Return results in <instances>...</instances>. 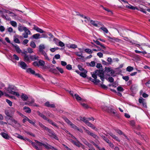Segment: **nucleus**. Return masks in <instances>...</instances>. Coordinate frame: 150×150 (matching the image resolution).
Segmentation results:
<instances>
[{
	"label": "nucleus",
	"mask_w": 150,
	"mask_h": 150,
	"mask_svg": "<svg viewBox=\"0 0 150 150\" xmlns=\"http://www.w3.org/2000/svg\"><path fill=\"white\" fill-rule=\"evenodd\" d=\"M97 76L100 77V79L103 82L104 81V74L103 71L102 70H98L95 71L92 74V76L94 79L90 77L89 80L95 84H97L100 82V80L97 79Z\"/></svg>",
	"instance_id": "nucleus-1"
},
{
	"label": "nucleus",
	"mask_w": 150,
	"mask_h": 150,
	"mask_svg": "<svg viewBox=\"0 0 150 150\" xmlns=\"http://www.w3.org/2000/svg\"><path fill=\"white\" fill-rule=\"evenodd\" d=\"M6 90L8 92L10 93L16 95L18 97L20 96V94L19 93L15 91V88L13 86H9L7 88Z\"/></svg>",
	"instance_id": "nucleus-2"
},
{
	"label": "nucleus",
	"mask_w": 150,
	"mask_h": 150,
	"mask_svg": "<svg viewBox=\"0 0 150 150\" xmlns=\"http://www.w3.org/2000/svg\"><path fill=\"white\" fill-rule=\"evenodd\" d=\"M84 130L85 131V132L88 135L91 136L95 139H97L98 138V137L95 134L91 132L90 131L87 130L85 128H83Z\"/></svg>",
	"instance_id": "nucleus-3"
},
{
	"label": "nucleus",
	"mask_w": 150,
	"mask_h": 150,
	"mask_svg": "<svg viewBox=\"0 0 150 150\" xmlns=\"http://www.w3.org/2000/svg\"><path fill=\"white\" fill-rule=\"evenodd\" d=\"M18 29L20 32H22L24 31L25 32L28 31L30 33V31L26 27L22 26L21 24H19L18 25Z\"/></svg>",
	"instance_id": "nucleus-4"
},
{
	"label": "nucleus",
	"mask_w": 150,
	"mask_h": 150,
	"mask_svg": "<svg viewBox=\"0 0 150 150\" xmlns=\"http://www.w3.org/2000/svg\"><path fill=\"white\" fill-rule=\"evenodd\" d=\"M47 131L49 132V135L51 137H53L54 138L56 139H57L58 138L56 135L55 134L53 131H52L51 129L48 128L46 130Z\"/></svg>",
	"instance_id": "nucleus-5"
},
{
	"label": "nucleus",
	"mask_w": 150,
	"mask_h": 150,
	"mask_svg": "<svg viewBox=\"0 0 150 150\" xmlns=\"http://www.w3.org/2000/svg\"><path fill=\"white\" fill-rule=\"evenodd\" d=\"M105 72L110 74L109 75H112L114 73V71L112 69L110 68L106 67L105 68Z\"/></svg>",
	"instance_id": "nucleus-6"
},
{
	"label": "nucleus",
	"mask_w": 150,
	"mask_h": 150,
	"mask_svg": "<svg viewBox=\"0 0 150 150\" xmlns=\"http://www.w3.org/2000/svg\"><path fill=\"white\" fill-rule=\"evenodd\" d=\"M81 120L83 121L88 126L91 127L93 125L92 124L89 122L88 120H86V118L85 117H81L80 118Z\"/></svg>",
	"instance_id": "nucleus-7"
},
{
	"label": "nucleus",
	"mask_w": 150,
	"mask_h": 150,
	"mask_svg": "<svg viewBox=\"0 0 150 150\" xmlns=\"http://www.w3.org/2000/svg\"><path fill=\"white\" fill-rule=\"evenodd\" d=\"M19 66L21 68L23 69H26L28 67L27 64L24 62L21 61L18 63Z\"/></svg>",
	"instance_id": "nucleus-8"
},
{
	"label": "nucleus",
	"mask_w": 150,
	"mask_h": 150,
	"mask_svg": "<svg viewBox=\"0 0 150 150\" xmlns=\"http://www.w3.org/2000/svg\"><path fill=\"white\" fill-rule=\"evenodd\" d=\"M23 56L25 61L28 62H30L31 60L30 55H24Z\"/></svg>",
	"instance_id": "nucleus-9"
},
{
	"label": "nucleus",
	"mask_w": 150,
	"mask_h": 150,
	"mask_svg": "<svg viewBox=\"0 0 150 150\" xmlns=\"http://www.w3.org/2000/svg\"><path fill=\"white\" fill-rule=\"evenodd\" d=\"M136 46L137 47H138L139 49L141 50H144L143 48L142 47V46H146L147 45V44L144 43H142L140 44H138V43H136Z\"/></svg>",
	"instance_id": "nucleus-10"
},
{
	"label": "nucleus",
	"mask_w": 150,
	"mask_h": 150,
	"mask_svg": "<svg viewBox=\"0 0 150 150\" xmlns=\"http://www.w3.org/2000/svg\"><path fill=\"white\" fill-rule=\"evenodd\" d=\"M108 38L109 39V40L110 41H112L113 42H118L120 40L119 39L115 37L111 38L110 37H108Z\"/></svg>",
	"instance_id": "nucleus-11"
},
{
	"label": "nucleus",
	"mask_w": 150,
	"mask_h": 150,
	"mask_svg": "<svg viewBox=\"0 0 150 150\" xmlns=\"http://www.w3.org/2000/svg\"><path fill=\"white\" fill-rule=\"evenodd\" d=\"M71 127L75 130H77L79 131L80 132L82 133L83 132V130L81 129H79L76 126L71 123L70 125Z\"/></svg>",
	"instance_id": "nucleus-12"
},
{
	"label": "nucleus",
	"mask_w": 150,
	"mask_h": 150,
	"mask_svg": "<svg viewBox=\"0 0 150 150\" xmlns=\"http://www.w3.org/2000/svg\"><path fill=\"white\" fill-rule=\"evenodd\" d=\"M43 146L46 149H55V148L53 146H51L47 143H46V144H44Z\"/></svg>",
	"instance_id": "nucleus-13"
},
{
	"label": "nucleus",
	"mask_w": 150,
	"mask_h": 150,
	"mask_svg": "<svg viewBox=\"0 0 150 150\" xmlns=\"http://www.w3.org/2000/svg\"><path fill=\"white\" fill-rule=\"evenodd\" d=\"M0 134L4 138L6 139H9L10 138V136L8 134L4 132H2Z\"/></svg>",
	"instance_id": "nucleus-14"
},
{
	"label": "nucleus",
	"mask_w": 150,
	"mask_h": 150,
	"mask_svg": "<svg viewBox=\"0 0 150 150\" xmlns=\"http://www.w3.org/2000/svg\"><path fill=\"white\" fill-rule=\"evenodd\" d=\"M33 29L34 30H35L38 32L40 33H43L44 32V31L43 30H42V29L39 28L37 27L35 25H34Z\"/></svg>",
	"instance_id": "nucleus-15"
},
{
	"label": "nucleus",
	"mask_w": 150,
	"mask_h": 150,
	"mask_svg": "<svg viewBox=\"0 0 150 150\" xmlns=\"http://www.w3.org/2000/svg\"><path fill=\"white\" fill-rule=\"evenodd\" d=\"M26 72L30 74L33 75L35 74V72L31 68L27 69L26 70Z\"/></svg>",
	"instance_id": "nucleus-16"
},
{
	"label": "nucleus",
	"mask_w": 150,
	"mask_h": 150,
	"mask_svg": "<svg viewBox=\"0 0 150 150\" xmlns=\"http://www.w3.org/2000/svg\"><path fill=\"white\" fill-rule=\"evenodd\" d=\"M108 134L115 140L118 142H120V140L119 138L117 137L114 134L112 133H110Z\"/></svg>",
	"instance_id": "nucleus-17"
},
{
	"label": "nucleus",
	"mask_w": 150,
	"mask_h": 150,
	"mask_svg": "<svg viewBox=\"0 0 150 150\" xmlns=\"http://www.w3.org/2000/svg\"><path fill=\"white\" fill-rule=\"evenodd\" d=\"M45 48V46L43 44H41L39 46V51L41 53H43V52H45L43 50Z\"/></svg>",
	"instance_id": "nucleus-18"
},
{
	"label": "nucleus",
	"mask_w": 150,
	"mask_h": 150,
	"mask_svg": "<svg viewBox=\"0 0 150 150\" xmlns=\"http://www.w3.org/2000/svg\"><path fill=\"white\" fill-rule=\"evenodd\" d=\"M21 98L23 101H25L28 99V96L22 93L21 96Z\"/></svg>",
	"instance_id": "nucleus-19"
},
{
	"label": "nucleus",
	"mask_w": 150,
	"mask_h": 150,
	"mask_svg": "<svg viewBox=\"0 0 150 150\" xmlns=\"http://www.w3.org/2000/svg\"><path fill=\"white\" fill-rule=\"evenodd\" d=\"M41 54L44 56L45 60L48 61H50V59L49 58L47 55V54L45 52H43V53H41Z\"/></svg>",
	"instance_id": "nucleus-20"
},
{
	"label": "nucleus",
	"mask_w": 150,
	"mask_h": 150,
	"mask_svg": "<svg viewBox=\"0 0 150 150\" xmlns=\"http://www.w3.org/2000/svg\"><path fill=\"white\" fill-rule=\"evenodd\" d=\"M45 105L47 107H51L52 108H55V105L54 104H50L49 102H46L45 104Z\"/></svg>",
	"instance_id": "nucleus-21"
},
{
	"label": "nucleus",
	"mask_w": 150,
	"mask_h": 150,
	"mask_svg": "<svg viewBox=\"0 0 150 150\" xmlns=\"http://www.w3.org/2000/svg\"><path fill=\"white\" fill-rule=\"evenodd\" d=\"M54 40L55 41L57 40L59 41V43H58L59 44L58 45H59V46L60 47H63L64 46V45H65L64 44L63 42H62L59 41L58 39H57L55 38H54Z\"/></svg>",
	"instance_id": "nucleus-22"
},
{
	"label": "nucleus",
	"mask_w": 150,
	"mask_h": 150,
	"mask_svg": "<svg viewBox=\"0 0 150 150\" xmlns=\"http://www.w3.org/2000/svg\"><path fill=\"white\" fill-rule=\"evenodd\" d=\"M126 7L132 10H139V8H138L134 6L131 5H129L128 6H127Z\"/></svg>",
	"instance_id": "nucleus-23"
},
{
	"label": "nucleus",
	"mask_w": 150,
	"mask_h": 150,
	"mask_svg": "<svg viewBox=\"0 0 150 150\" xmlns=\"http://www.w3.org/2000/svg\"><path fill=\"white\" fill-rule=\"evenodd\" d=\"M23 109L24 110H25V111L26 113H30L31 112L30 109L28 107L25 106L23 107Z\"/></svg>",
	"instance_id": "nucleus-24"
},
{
	"label": "nucleus",
	"mask_w": 150,
	"mask_h": 150,
	"mask_svg": "<svg viewBox=\"0 0 150 150\" xmlns=\"http://www.w3.org/2000/svg\"><path fill=\"white\" fill-rule=\"evenodd\" d=\"M67 46L69 48L75 49L77 47V45L74 44L67 45Z\"/></svg>",
	"instance_id": "nucleus-25"
},
{
	"label": "nucleus",
	"mask_w": 150,
	"mask_h": 150,
	"mask_svg": "<svg viewBox=\"0 0 150 150\" xmlns=\"http://www.w3.org/2000/svg\"><path fill=\"white\" fill-rule=\"evenodd\" d=\"M31 143L33 146L37 150H42V149L41 148H39L38 147V146L36 145L35 143L34 142H33L32 141H31Z\"/></svg>",
	"instance_id": "nucleus-26"
},
{
	"label": "nucleus",
	"mask_w": 150,
	"mask_h": 150,
	"mask_svg": "<svg viewBox=\"0 0 150 150\" xmlns=\"http://www.w3.org/2000/svg\"><path fill=\"white\" fill-rule=\"evenodd\" d=\"M115 131L116 132H117V133L119 134L120 135H122L123 134L124 136L127 139H128V138H127V137L124 134H123L122 132L121 131L120 129H116L115 130Z\"/></svg>",
	"instance_id": "nucleus-27"
},
{
	"label": "nucleus",
	"mask_w": 150,
	"mask_h": 150,
	"mask_svg": "<svg viewBox=\"0 0 150 150\" xmlns=\"http://www.w3.org/2000/svg\"><path fill=\"white\" fill-rule=\"evenodd\" d=\"M90 22L92 25H93V26H95L97 27L98 25V22L91 20L90 21Z\"/></svg>",
	"instance_id": "nucleus-28"
},
{
	"label": "nucleus",
	"mask_w": 150,
	"mask_h": 150,
	"mask_svg": "<svg viewBox=\"0 0 150 150\" xmlns=\"http://www.w3.org/2000/svg\"><path fill=\"white\" fill-rule=\"evenodd\" d=\"M16 134V135H17V137L19 139L24 140H28V139H26V138H24L23 136L18 134Z\"/></svg>",
	"instance_id": "nucleus-29"
},
{
	"label": "nucleus",
	"mask_w": 150,
	"mask_h": 150,
	"mask_svg": "<svg viewBox=\"0 0 150 150\" xmlns=\"http://www.w3.org/2000/svg\"><path fill=\"white\" fill-rule=\"evenodd\" d=\"M82 52H76L75 54L77 56L80 57V58H84V57L83 55Z\"/></svg>",
	"instance_id": "nucleus-30"
},
{
	"label": "nucleus",
	"mask_w": 150,
	"mask_h": 150,
	"mask_svg": "<svg viewBox=\"0 0 150 150\" xmlns=\"http://www.w3.org/2000/svg\"><path fill=\"white\" fill-rule=\"evenodd\" d=\"M31 33V32L30 31V33H29L28 31H26V32H25V33H23V37L24 38H28V34H30Z\"/></svg>",
	"instance_id": "nucleus-31"
},
{
	"label": "nucleus",
	"mask_w": 150,
	"mask_h": 150,
	"mask_svg": "<svg viewBox=\"0 0 150 150\" xmlns=\"http://www.w3.org/2000/svg\"><path fill=\"white\" fill-rule=\"evenodd\" d=\"M39 57L35 55H31V60L33 61L38 60Z\"/></svg>",
	"instance_id": "nucleus-32"
},
{
	"label": "nucleus",
	"mask_w": 150,
	"mask_h": 150,
	"mask_svg": "<svg viewBox=\"0 0 150 150\" xmlns=\"http://www.w3.org/2000/svg\"><path fill=\"white\" fill-rule=\"evenodd\" d=\"M40 34L39 33H37L35 34L32 36V37L33 38L35 39H38L39 38H40Z\"/></svg>",
	"instance_id": "nucleus-33"
},
{
	"label": "nucleus",
	"mask_w": 150,
	"mask_h": 150,
	"mask_svg": "<svg viewBox=\"0 0 150 150\" xmlns=\"http://www.w3.org/2000/svg\"><path fill=\"white\" fill-rule=\"evenodd\" d=\"M38 114L39 116L42 117V118H43L44 120H46V119L47 118L46 117L45 115H44L43 114L41 113L40 112H38Z\"/></svg>",
	"instance_id": "nucleus-34"
},
{
	"label": "nucleus",
	"mask_w": 150,
	"mask_h": 150,
	"mask_svg": "<svg viewBox=\"0 0 150 150\" xmlns=\"http://www.w3.org/2000/svg\"><path fill=\"white\" fill-rule=\"evenodd\" d=\"M74 96L75 98L78 101L81 100H82L81 97L77 94H75Z\"/></svg>",
	"instance_id": "nucleus-35"
},
{
	"label": "nucleus",
	"mask_w": 150,
	"mask_h": 150,
	"mask_svg": "<svg viewBox=\"0 0 150 150\" xmlns=\"http://www.w3.org/2000/svg\"><path fill=\"white\" fill-rule=\"evenodd\" d=\"M38 64H39V66H43L45 64V62L44 61L40 59L39 61Z\"/></svg>",
	"instance_id": "nucleus-36"
},
{
	"label": "nucleus",
	"mask_w": 150,
	"mask_h": 150,
	"mask_svg": "<svg viewBox=\"0 0 150 150\" xmlns=\"http://www.w3.org/2000/svg\"><path fill=\"white\" fill-rule=\"evenodd\" d=\"M39 125L42 128L45 129L46 130L47 129L48 127H47L43 125L42 123L40 122H39L38 123Z\"/></svg>",
	"instance_id": "nucleus-37"
},
{
	"label": "nucleus",
	"mask_w": 150,
	"mask_h": 150,
	"mask_svg": "<svg viewBox=\"0 0 150 150\" xmlns=\"http://www.w3.org/2000/svg\"><path fill=\"white\" fill-rule=\"evenodd\" d=\"M87 73V71L86 70L85 71L84 73H81L80 74V75L81 76H82L83 78H86L87 76L86 74Z\"/></svg>",
	"instance_id": "nucleus-38"
},
{
	"label": "nucleus",
	"mask_w": 150,
	"mask_h": 150,
	"mask_svg": "<svg viewBox=\"0 0 150 150\" xmlns=\"http://www.w3.org/2000/svg\"><path fill=\"white\" fill-rule=\"evenodd\" d=\"M135 52L136 53H142L144 54H147V53L145 51H139L137 50H135Z\"/></svg>",
	"instance_id": "nucleus-39"
},
{
	"label": "nucleus",
	"mask_w": 150,
	"mask_h": 150,
	"mask_svg": "<svg viewBox=\"0 0 150 150\" xmlns=\"http://www.w3.org/2000/svg\"><path fill=\"white\" fill-rule=\"evenodd\" d=\"M11 25L14 27H16L17 26V23L16 22L14 21H11L10 22Z\"/></svg>",
	"instance_id": "nucleus-40"
},
{
	"label": "nucleus",
	"mask_w": 150,
	"mask_h": 150,
	"mask_svg": "<svg viewBox=\"0 0 150 150\" xmlns=\"http://www.w3.org/2000/svg\"><path fill=\"white\" fill-rule=\"evenodd\" d=\"M23 123H25L27 121H28L29 119L26 116L24 115L23 117Z\"/></svg>",
	"instance_id": "nucleus-41"
},
{
	"label": "nucleus",
	"mask_w": 150,
	"mask_h": 150,
	"mask_svg": "<svg viewBox=\"0 0 150 150\" xmlns=\"http://www.w3.org/2000/svg\"><path fill=\"white\" fill-rule=\"evenodd\" d=\"M133 68L130 66H128L126 68V71L129 72H131L133 70Z\"/></svg>",
	"instance_id": "nucleus-42"
},
{
	"label": "nucleus",
	"mask_w": 150,
	"mask_h": 150,
	"mask_svg": "<svg viewBox=\"0 0 150 150\" xmlns=\"http://www.w3.org/2000/svg\"><path fill=\"white\" fill-rule=\"evenodd\" d=\"M30 46L33 48H35L36 47V45L35 43L32 41H31L30 43Z\"/></svg>",
	"instance_id": "nucleus-43"
},
{
	"label": "nucleus",
	"mask_w": 150,
	"mask_h": 150,
	"mask_svg": "<svg viewBox=\"0 0 150 150\" xmlns=\"http://www.w3.org/2000/svg\"><path fill=\"white\" fill-rule=\"evenodd\" d=\"M77 142H76L74 144L75 145L79 147H81V146L82 145L77 140Z\"/></svg>",
	"instance_id": "nucleus-44"
},
{
	"label": "nucleus",
	"mask_w": 150,
	"mask_h": 150,
	"mask_svg": "<svg viewBox=\"0 0 150 150\" xmlns=\"http://www.w3.org/2000/svg\"><path fill=\"white\" fill-rule=\"evenodd\" d=\"M28 121L29 122V123H30V124L32 125L33 126H35L36 125L35 124V121L31 120L29 119Z\"/></svg>",
	"instance_id": "nucleus-45"
},
{
	"label": "nucleus",
	"mask_w": 150,
	"mask_h": 150,
	"mask_svg": "<svg viewBox=\"0 0 150 150\" xmlns=\"http://www.w3.org/2000/svg\"><path fill=\"white\" fill-rule=\"evenodd\" d=\"M15 49L16 52L18 53H20L21 52V50H20L19 47L18 46H15Z\"/></svg>",
	"instance_id": "nucleus-46"
},
{
	"label": "nucleus",
	"mask_w": 150,
	"mask_h": 150,
	"mask_svg": "<svg viewBox=\"0 0 150 150\" xmlns=\"http://www.w3.org/2000/svg\"><path fill=\"white\" fill-rule=\"evenodd\" d=\"M5 113L6 115L9 117H12V116L10 114L9 111L7 110H5Z\"/></svg>",
	"instance_id": "nucleus-47"
},
{
	"label": "nucleus",
	"mask_w": 150,
	"mask_h": 150,
	"mask_svg": "<svg viewBox=\"0 0 150 150\" xmlns=\"http://www.w3.org/2000/svg\"><path fill=\"white\" fill-rule=\"evenodd\" d=\"M85 52L89 54L92 53L93 52L91 50L88 48H86L85 49Z\"/></svg>",
	"instance_id": "nucleus-48"
},
{
	"label": "nucleus",
	"mask_w": 150,
	"mask_h": 150,
	"mask_svg": "<svg viewBox=\"0 0 150 150\" xmlns=\"http://www.w3.org/2000/svg\"><path fill=\"white\" fill-rule=\"evenodd\" d=\"M50 71L55 74L58 73L57 71L55 69L51 68L50 69Z\"/></svg>",
	"instance_id": "nucleus-49"
},
{
	"label": "nucleus",
	"mask_w": 150,
	"mask_h": 150,
	"mask_svg": "<svg viewBox=\"0 0 150 150\" xmlns=\"http://www.w3.org/2000/svg\"><path fill=\"white\" fill-rule=\"evenodd\" d=\"M56 69L61 73L62 74L64 73V71L62 68L59 67H57Z\"/></svg>",
	"instance_id": "nucleus-50"
},
{
	"label": "nucleus",
	"mask_w": 150,
	"mask_h": 150,
	"mask_svg": "<svg viewBox=\"0 0 150 150\" xmlns=\"http://www.w3.org/2000/svg\"><path fill=\"white\" fill-rule=\"evenodd\" d=\"M102 137L103 139L108 143L110 142V141L109 139L105 136H102Z\"/></svg>",
	"instance_id": "nucleus-51"
},
{
	"label": "nucleus",
	"mask_w": 150,
	"mask_h": 150,
	"mask_svg": "<svg viewBox=\"0 0 150 150\" xmlns=\"http://www.w3.org/2000/svg\"><path fill=\"white\" fill-rule=\"evenodd\" d=\"M117 89V91H119L123 92L124 91V89L122 87L120 86H118Z\"/></svg>",
	"instance_id": "nucleus-52"
},
{
	"label": "nucleus",
	"mask_w": 150,
	"mask_h": 150,
	"mask_svg": "<svg viewBox=\"0 0 150 150\" xmlns=\"http://www.w3.org/2000/svg\"><path fill=\"white\" fill-rule=\"evenodd\" d=\"M64 119L65 121L69 125H70L72 123V122L67 118H65Z\"/></svg>",
	"instance_id": "nucleus-53"
},
{
	"label": "nucleus",
	"mask_w": 150,
	"mask_h": 150,
	"mask_svg": "<svg viewBox=\"0 0 150 150\" xmlns=\"http://www.w3.org/2000/svg\"><path fill=\"white\" fill-rule=\"evenodd\" d=\"M100 28L106 33H108V30L106 28L104 27H102Z\"/></svg>",
	"instance_id": "nucleus-54"
},
{
	"label": "nucleus",
	"mask_w": 150,
	"mask_h": 150,
	"mask_svg": "<svg viewBox=\"0 0 150 150\" xmlns=\"http://www.w3.org/2000/svg\"><path fill=\"white\" fill-rule=\"evenodd\" d=\"M81 104L83 107L87 109L88 108H89L88 106L86 104L84 103H81Z\"/></svg>",
	"instance_id": "nucleus-55"
},
{
	"label": "nucleus",
	"mask_w": 150,
	"mask_h": 150,
	"mask_svg": "<svg viewBox=\"0 0 150 150\" xmlns=\"http://www.w3.org/2000/svg\"><path fill=\"white\" fill-rule=\"evenodd\" d=\"M84 18L86 19L84 21L86 23L87 22H89V21H90L91 20H90V18L88 17L84 16Z\"/></svg>",
	"instance_id": "nucleus-56"
},
{
	"label": "nucleus",
	"mask_w": 150,
	"mask_h": 150,
	"mask_svg": "<svg viewBox=\"0 0 150 150\" xmlns=\"http://www.w3.org/2000/svg\"><path fill=\"white\" fill-rule=\"evenodd\" d=\"M6 102L10 106H12V103L9 100L6 99Z\"/></svg>",
	"instance_id": "nucleus-57"
},
{
	"label": "nucleus",
	"mask_w": 150,
	"mask_h": 150,
	"mask_svg": "<svg viewBox=\"0 0 150 150\" xmlns=\"http://www.w3.org/2000/svg\"><path fill=\"white\" fill-rule=\"evenodd\" d=\"M66 68L67 69L69 70H71L72 69V67L71 65L70 64L67 65Z\"/></svg>",
	"instance_id": "nucleus-58"
},
{
	"label": "nucleus",
	"mask_w": 150,
	"mask_h": 150,
	"mask_svg": "<svg viewBox=\"0 0 150 150\" xmlns=\"http://www.w3.org/2000/svg\"><path fill=\"white\" fill-rule=\"evenodd\" d=\"M124 38V40L128 41H129L132 44H135V43H134L132 42V41H130L129 39L127 37H125Z\"/></svg>",
	"instance_id": "nucleus-59"
},
{
	"label": "nucleus",
	"mask_w": 150,
	"mask_h": 150,
	"mask_svg": "<svg viewBox=\"0 0 150 150\" xmlns=\"http://www.w3.org/2000/svg\"><path fill=\"white\" fill-rule=\"evenodd\" d=\"M27 50L29 53H32L33 52V49L29 47L27 49Z\"/></svg>",
	"instance_id": "nucleus-60"
},
{
	"label": "nucleus",
	"mask_w": 150,
	"mask_h": 150,
	"mask_svg": "<svg viewBox=\"0 0 150 150\" xmlns=\"http://www.w3.org/2000/svg\"><path fill=\"white\" fill-rule=\"evenodd\" d=\"M33 64L34 66L35 67H36V66L39 67V66L38 62L37 61H35L34 62H33Z\"/></svg>",
	"instance_id": "nucleus-61"
},
{
	"label": "nucleus",
	"mask_w": 150,
	"mask_h": 150,
	"mask_svg": "<svg viewBox=\"0 0 150 150\" xmlns=\"http://www.w3.org/2000/svg\"><path fill=\"white\" fill-rule=\"evenodd\" d=\"M122 79L125 80V81H128L129 79V78L128 76H123L122 77Z\"/></svg>",
	"instance_id": "nucleus-62"
},
{
	"label": "nucleus",
	"mask_w": 150,
	"mask_h": 150,
	"mask_svg": "<svg viewBox=\"0 0 150 150\" xmlns=\"http://www.w3.org/2000/svg\"><path fill=\"white\" fill-rule=\"evenodd\" d=\"M5 29V28L4 27V26L2 25L0 26V31L1 32H3L4 31Z\"/></svg>",
	"instance_id": "nucleus-63"
},
{
	"label": "nucleus",
	"mask_w": 150,
	"mask_h": 150,
	"mask_svg": "<svg viewBox=\"0 0 150 150\" xmlns=\"http://www.w3.org/2000/svg\"><path fill=\"white\" fill-rule=\"evenodd\" d=\"M144 99L142 98L139 99V101L140 103H142L144 102Z\"/></svg>",
	"instance_id": "nucleus-64"
}]
</instances>
